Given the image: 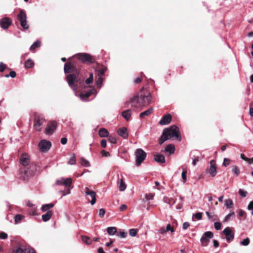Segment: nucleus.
I'll use <instances>...</instances> for the list:
<instances>
[{"label": "nucleus", "instance_id": "obj_36", "mask_svg": "<svg viewBox=\"0 0 253 253\" xmlns=\"http://www.w3.org/2000/svg\"><path fill=\"white\" fill-rule=\"evenodd\" d=\"M168 139H169V137L166 135L165 132L163 131L162 136L159 140V143L160 145H162L165 141Z\"/></svg>", "mask_w": 253, "mask_h": 253}, {"label": "nucleus", "instance_id": "obj_30", "mask_svg": "<svg viewBox=\"0 0 253 253\" xmlns=\"http://www.w3.org/2000/svg\"><path fill=\"white\" fill-rule=\"evenodd\" d=\"M107 70V67H101L98 68L96 70V74L98 77H100L104 74L105 72Z\"/></svg>", "mask_w": 253, "mask_h": 253}, {"label": "nucleus", "instance_id": "obj_41", "mask_svg": "<svg viewBox=\"0 0 253 253\" xmlns=\"http://www.w3.org/2000/svg\"><path fill=\"white\" fill-rule=\"evenodd\" d=\"M117 236L121 238H125L127 236V232L122 230L118 232H117Z\"/></svg>", "mask_w": 253, "mask_h": 253}, {"label": "nucleus", "instance_id": "obj_27", "mask_svg": "<svg viewBox=\"0 0 253 253\" xmlns=\"http://www.w3.org/2000/svg\"><path fill=\"white\" fill-rule=\"evenodd\" d=\"M118 184L120 191H123L126 189V185L125 183L123 178H121Z\"/></svg>", "mask_w": 253, "mask_h": 253}, {"label": "nucleus", "instance_id": "obj_58", "mask_svg": "<svg viewBox=\"0 0 253 253\" xmlns=\"http://www.w3.org/2000/svg\"><path fill=\"white\" fill-rule=\"evenodd\" d=\"M202 212H198L197 213H196L194 216L195 217V218L198 219V220H200L202 219Z\"/></svg>", "mask_w": 253, "mask_h": 253}, {"label": "nucleus", "instance_id": "obj_63", "mask_svg": "<svg viewBox=\"0 0 253 253\" xmlns=\"http://www.w3.org/2000/svg\"><path fill=\"white\" fill-rule=\"evenodd\" d=\"M101 146L103 148H105L107 146V142L105 139H102L100 142Z\"/></svg>", "mask_w": 253, "mask_h": 253}, {"label": "nucleus", "instance_id": "obj_37", "mask_svg": "<svg viewBox=\"0 0 253 253\" xmlns=\"http://www.w3.org/2000/svg\"><path fill=\"white\" fill-rule=\"evenodd\" d=\"M34 65V62L31 59H29L27 60L25 62V67L26 68H31Z\"/></svg>", "mask_w": 253, "mask_h": 253}, {"label": "nucleus", "instance_id": "obj_51", "mask_svg": "<svg viewBox=\"0 0 253 253\" xmlns=\"http://www.w3.org/2000/svg\"><path fill=\"white\" fill-rule=\"evenodd\" d=\"M129 234L130 236L132 237H134L137 234V230L135 229H131L129 231Z\"/></svg>", "mask_w": 253, "mask_h": 253}, {"label": "nucleus", "instance_id": "obj_46", "mask_svg": "<svg viewBox=\"0 0 253 253\" xmlns=\"http://www.w3.org/2000/svg\"><path fill=\"white\" fill-rule=\"evenodd\" d=\"M234 212L230 211V213L226 215L223 219V222H226L229 220L231 216L234 215Z\"/></svg>", "mask_w": 253, "mask_h": 253}, {"label": "nucleus", "instance_id": "obj_7", "mask_svg": "<svg viewBox=\"0 0 253 253\" xmlns=\"http://www.w3.org/2000/svg\"><path fill=\"white\" fill-rule=\"evenodd\" d=\"M57 127V122L51 121L48 122L44 129V133L47 135H51L53 133Z\"/></svg>", "mask_w": 253, "mask_h": 253}, {"label": "nucleus", "instance_id": "obj_20", "mask_svg": "<svg viewBox=\"0 0 253 253\" xmlns=\"http://www.w3.org/2000/svg\"><path fill=\"white\" fill-rule=\"evenodd\" d=\"M118 134L124 139H126L128 137V134L126 127H122L118 129L117 131Z\"/></svg>", "mask_w": 253, "mask_h": 253}, {"label": "nucleus", "instance_id": "obj_18", "mask_svg": "<svg viewBox=\"0 0 253 253\" xmlns=\"http://www.w3.org/2000/svg\"><path fill=\"white\" fill-rule=\"evenodd\" d=\"M97 93V92L96 89L94 88H91L85 93L81 94L80 97L82 100H85L87 99L91 95L93 94H96Z\"/></svg>", "mask_w": 253, "mask_h": 253}, {"label": "nucleus", "instance_id": "obj_61", "mask_svg": "<svg viewBox=\"0 0 253 253\" xmlns=\"http://www.w3.org/2000/svg\"><path fill=\"white\" fill-rule=\"evenodd\" d=\"M105 213V210L104 209H100L99 211V215L101 217L104 216Z\"/></svg>", "mask_w": 253, "mask_h": 253}, {"label": "nucleus", "instance_id": "obj_39", "mask_svg": "<svg viewBox=\"0 0 253 253\" xmlns=\"http://www.w3.org/2000/svg\"><path fill=\"white\" fill-rule=\"evenodd\" d=\"M82 240L86 245H90L92 242L91 239L86 236H82Z\"/></svg>", "mask_w": 253, "mask_h": 253}, {"label": "nucleus", "instance_id": "obj_42", "mask_svg": "<svg viewBox=\"0 0 253 253\" xmlns=\"http://www.w3.org/2000/svg\"><path fill=\"white\" fill-rule=\"evenodd\" d=\"M103 82V78L102 77H98V79L96 80V85L98 88H101V87L102 86Z\"/></svg>", "mask_w": 253, "mask_h": 253}, {"label": "nucleus", "instance_id": "obj_15", "mask_svg": "<svg viewBox=\"0 0 253 253\" xmlns=\"http://www.w3.org/2000/svg\"><path fill=\"white\" fill-rule=\"evenodd\" d=\"M77 57L83 62H91V57L87 53H79L77 54Z\"/></svg>", "mask_w": 253, "mask_h": 253}, {"label": "nucleus", "instance_id": "obj_25", "mask_svg": "<svg viewBox=\"0 0 253 253\" xmlns=\"http://www.w3.org/2000/svg\"><path fill=\"white\" fill-rule=\"evenodd\" d=\"M98 134L101 137H106L109 136V131L104 128H100L98 131Z\"/></svg>", "mask_w": 253, "mask_h": 253}, {"label": "nucleus", "instance_id": "obj_56", "mask_svg": "<svg viewBox=\"0 0 253 253\" xmlns=\"http://www.w3.org/2000/svg\"><path fill=\"white\" fill-rule=\"evenodd\" d=\"M8 235L7 234L3 232H1L0 233V239H6L7 238Z\"/></svg>", "mask_w": 253, "mask_h": 253}, {"label": "nucleus", "instance_id": "obj_2", "mask_svg": "<svg viewBox=\"0 0 253 253\" xmlns=\"http://www.w3.org/2000/svg\"><path fill=\"white\" fill-rule=\"evenodd\" d=\"M163 132H165V134L169 137V139L174 137L179 141H180L181 139V137L179 134V128L176 126L173 125L165 128L163 130Z\"/></svg>", "mask_w": 253, "mask_h": 253}, {"label": "nucleus", "instance_id": "obj_9", "mask_svg": "<svg viewBox=\"0 0 253 253\" xmlns=\"http://www.w3.org/2000/svg\"><path fill=\"white\" fill-rule=\"evenodd\" d=\"M39 146L42 152H46L51 147V143L49 141L42 139L40 142Z\"/></svg>", "mask_w": 253, "mask_h": 253}, {"label": "nucleus", "instance_id": "obj_48", "mask_svg": "<svg viewBox=\"0 0 253 253\" xmlns=\"http://www.w3.org/2000/svg\"><path fill=\"white\" fill-rule=\"evenodd\" d=\"M239 194L241 197H245L247 195V192L243 189H240L239 190Z\"/></svg>", "mask_w": 253, "mask_h": 253}, {"label": "nucleus", "instance_id": "obj_21", "mask_svg": "<svg viewBox=\"0 0 253 253\" xmlns=\"http://www.w3.org/2000/svg\"><path fill=\"white\" fill-rule=\"evenodd\" d=\"M140 101V98L138 96H134L130 99V103L131 106L136 108L140 106V102L139 103Z\"/></svg>", "mask_w": 253, "mask_h": 253}, {"label": "nucleus", "instance_id": "obj_13", "mask_svg": "<svg viewBox=\"0 0 253 253\" xmlns=\"http://www.w3.org/2000/svg\"><path fill=\"white\" fill-rule=\"evenodd\" d=\"M210 167L209 169V173L210 176L214 177L217 174V166L216 162L214 160H212L210 161Z\"/></svg>", "mask_w": 253, "mask_h": 253}, {"label": "nucleus", "instance_id": "obj_35", "mask_svg": "<svg viewBox=\"0 0 253 253\" xmlns=\"http://www.w3.org/2000/svg\"><path fill=\"white\" fill-rule=\"evenodd\" d=\"M80 163L82 166L84 167H89L90 166L89 161L84 158H81Z\"/></svg>", "mask_w": 253, "mask_h": 253}, {"label": "nucleus", "instance_id": "obj_52", "mask_svg": "<svg viewBox=\"0 0 253 253\" xmlns=\"http://www.w3.org/2000/svg\"><path fill=\"white\" fill-rule=\"evenodd\" d=\"M154 197V194L152 193H149L145 195V198L147 200L149 201L152 200Z\"/></svg>", "mask_w": 253, "mask_h": 253}, {"label": "nucleus", "instance_id": "obj_11", "mask_svg": "<svg viewBox=\"0 0 253 253\" xmlns=\"http://www.w3.org/2000/svg\"><path fill=\"white\" fill-rule=\"evenodd\" d=\"M223 233L225 236L226 240L228 243H230L233 240L234 238V232L230 227H227L225 228L223 231Z\"/></svg>", "mask_w": 253, "mask_h": 253}, {"label": "nucleus", "instance_id": "obj_53", "mask_svg": "<svg viewBox=\"0 0 253 253\" xmlns=\"http://www.w3.org/2000/svg\"><path fill=\"white\" fill-rule=\"evenodd\" d=\"M230 165V160L227 158H224L223 162V166L224 167H227Z\"/></svg>", "mask_w": 253, "mask_h": 253}, {"label": "nucleus", "instance_id": "obj_19", "mask_svg": "<svg viewBox=\"0 0 253 253\" xmlns=\"http://www.w3.org/2000/svg\"><path fill=\"white\" fill-rule=\"evenodd\" d=\"M20 164L24 166H27L30 163V159L29 156L26 154H23L20 158Z\"/></svg>", "mask_w": 253, "mask_h": 253}, {"label": "nucleus", "instance_id": "obj_1", "mask_svg": "<svg viewBox=\"0 0 253 253\" xmlns=\"http://www.w3.org/2000/svg\"><path fill=\"white\" fill-rule=\"evenodd\" d=\"M80 74H69L66 76L69 86L75 92L78 89V83L80 82Z\"/></svg>", "mask_w": 253, "mask_h": 253}, {"label": "nucleus", "instance_id": "obj_6", "mask_svg": "<svg viewBox=\"0 0 253 253\" xmlns=\"http://www.w3.org/2000/svg\"><path fill=\"white\" fill-rule=\"evenodd\" d=\"M64 71L65 74H80L79 70L71 62L64 64Z\"/></svg>", "mask_w": 253, "mask_h": 253}, {"label": "nucleus", "instance_id": "obj_59", "mask_svg": "<svg viewBox=\"0 0 253 253\" xmlns=\"http://www.w3.org/2000/svg\"><path fill=\"white\" fill-rule=\"evenodd\" d=\"M64 178L63 177H61L60 178V179L57 180L56 181V184L57 185H63V181H64Z\"/></svg>", "mask_w": 253, "mask_h": 253}, {"label": "nucleus", "instance_id": "obj_31", "mask_svg": "<svg viewBox=\"0 0 253 253\" xmlns=\"http://www.w3.org/2000/svg\"><path fill=\"white\" fill-rule=\"evenodd\" d=\"M130 110H126L122 112L123 117L127 121L129 120L131 117V113Z\"/></svg>", "mask_w": 253, "mask_h": 253}, {"label": "nucleus", "instance_id": "obj_32", "mask_svg": "<svg viewBox=\"0 0 253 253\" xmlns=\"http://www.w3.org/2000/svg\"><path fill=\"white\" fill-rule=\"evenodd\" d=\"M72 180L71 178H64L63 181V185L67 188H70L71 186Z\"/></svg>", "mask_w": 253, "mask_h": 253}, {"label": "nucleus", "instance_id": "obj_22", "mask_svg": "<svg viewBox=\"0 0 253 253\" xmlns=\"http://www.w3.org/2000/svg\"><path fill=\"white\" fill-rule=\"evenodd\" d=\"M37 171V166L35 164H32L30 166L29 169L25 171L26 174L32 175Z\"/></svg>", "mask_w": 253, "mask_h": 253}, {"label": "nucleus", "instance_id": "obj_40", "mask_svg": "<svg viewBox=\"0 0 253 253\" xmlns=\"http://www.w3.org/2000/svg\"><path fill=\"white\" fill-rule=\"evenodd\" d=\"M41 46V42L39 41H37L34 42L32 45L30 46V50L32 51L34 50L37 47H39Z\"/></svg>", "mask_w": 253, "mask_h": 253}, {"label": "nucleus", "instance_id": "obj_47", "mask_svg": "<svg viewBox=\"0 0 253 253\" xmlns=\"http://www.w3.org/2000/svg\"><path fill=\"white\" fill-rule=\"evenodd\" d=\"M93 74H90L89 77L85 80V82L86 84H90L93 82Z\"/></svg>", "mask_w": 253, "mask_h": 253}, {"label": "nucleus", "instance_id": "obj_57", "mask_svg": "<svg viewBox=\"0 0 253 253\" xmlns=\"http://www.w3.org/2000/svg\"><path fill=\"white\" fill-rule=\"evenodd\" d=\"M214 228L216 230H219L221 229V223L219 222H215L214 224Z\"/></svg>", "mask_w": 253, "mask_h": 253}, {"label": "nucleus", "instance_id": "obj_45", "mask_svg": "<svg viewBox=\"0 0 253 253\" xmlns=\"http://www.w3.org/2000/svg\"><path fill=\"white\" fill-rule=\"evenodd\" d=\"M68 163L71 165H74L76 163V156L74 154H72Z\"/></svg>", "mask_w": 253, "mask_h": 253}, {"label": "nucleus", "instance_id": "obj_26", "mask_svg": "<svg viewBox=\"0 0 253 253\" xmlns=\"http://www.w3.org/2000/svg\"><path fill=\"white\" fill-rule=\"evenodd\" d=\"M165 151L169 154H173L175 151V147L172 144H169L166 147Z\"/></svg>", "mask_w": 253, "mask_h": 253}, {"label": "nucleus", "instance_id": "obj_34", "mask_svg": "<svg viewBox=\"0 0 253 253\" xmlns=\"http://www.w3.org/2000/svg\"><path fill=\"white\" fill-rule=\"evenodd\" d=\"M225 206L227 209H231L233 206V202L231 199H226L225 200Z\"/></svg>", "mask_w": 253, "mask_h": 253}, {"label": "nucleus", "instance_id": "obj_33", "mask_svg": "<svg viewBox=\"0 0 253 253\" xmlns=\"http://www.w3.org/2000/svg\"><path fill=\"white\" fill-rule=\"evenodd\" d=\"M106 230L108 234L111 236L114 235L117 233V229L115 227H109Z\"/></svg>", "mask_w": 253, "mask_h": 253}, {"label": "nucleus", "instance_id": "obj_5", "mask_svg": "<svg viewBox=\"0 0 253 253\" xmlns=\"http://www.w3.org/2000/svg\"><path fill=\"white\" fill-rule=\"evenodd\" d=\"M136 165L137 166L143 162L146 157V153L140 148L137 149L135 152Z\"/></svg>", "mask_w": 253, "mask_h": 253}, {"label": "nucleus", "instance_id": "obj_4", "mask_svg": "<svg viewBox=\"0 0 253 253\" xmlns=\"http://www.w3.org/2000/svg\"><path fill=\"white\" fill-rule=\"evenodd\" d=\"M18 20L19 21L21 26L25 30L29 28V26L27 21V16L25 12L23 10H20L17 16Z\"/></svg>", "mask_w": 253, "mask_h": 253}, {"label": "nucleus", "instance_id": "obj_29", "mask_svg": "<svg viewBox=\"0 0 253 253\" xmlns=\"http://www.w3.org/2000/svg\"><path fill=\"white\" fill-rule=\"evenodd\" d=\"M54 204L53 203L47 204L43 205L41 208V210L42 211H49V210L53 208Z\"/></svg>", "mask_w": 253, "mask_h": 253}, {"label": "nucleus", "instance_id": "obj_50", "mask_svg": "<svg viewBox=\"0 0 253 253\" xmlns=\"http://www.w3.org/2000/svg\"><path fill=\"white\" fill-rule=\"evenodd\" d=\"M16 73L13 71H11L10 72L9 74H6L4 76L6 78H8L9 77H11L12 78H14L16 77Z\"/></svg>", "mask_w": 253, "mask_h": 253}, {"label": "nucleus", "instance_id": "obj_62", "mask_svg": "<svg viewBox=\"0 0 253 253\" xmlns=\"http://www.w3.org/2000/svg\"><path fill=\"white\" fill-rule=\"evenodd\" d=\"M190 226V224L188 222H185L183 223L182 228L184 230L187 229Z\"/></svg>", "mask_w": 253, "mask_h": 253}, {"label": "nucleus", "instance_id": "obj_10", "mask_svg": "<svg viewBox=\"0 0 253 253\" xmlns=\"http://www.w3.org/2000/svg\"><path fill=\"white\" fill-rule=\"evenodd\" d=\"M14 253H36L34 249L24 246H19L16 247Z\"/></svg>", "mask_w": 253, "mask_h": 253}, {"label": "nucleus", "instance_id": "obj_16", "mask_svg": "<svg viewBox=\"0 0 253 253\" xmlns=\"http://www.w3.org/2000/svg\"><path fill=\"white\" fill-rule=\"evenodd\" d=\"M172 117L169 114H165L159 122L160 125H167L170 123Z\"/></svg>", "mask_w": 253, "mask_h": 253}, {"label": "nucleus", "instance_id": "obj_24", "mask_svg": "<svg viewBox=\"0 0 253 253\" xmlns=\"http://www.w3.org/2000/svg\"><path fill=\"white\" fill-rule=\"evenodd\" d=\"M53 214V212L51 211H48L47 212L43 215H42V220L44 222H46L48 221L50 218L51 217Z\"/></svg>", "mask_w": 253, "mask_h": 253}, {"label": "nucleus", "instance_id": "obj_43", "mask_svg": "<svg viewBox=\"0 0 253 253\" xmlns=\"http://www.w3.org/2000/svg\"><path fill=\"white\" fill-rule=\"evenodd\" d=\"M232 172L235 173L236 176H238L240 173V170L238 169V167L236 166H233L232 167Z\"/></svg>", "mask_w": 253, "mask_h": 253}, {"label": "nucleus", "instance_id": "obj_49", "mask_svg": "<svg viewBox=\"0 0 253 253\" xmlns=\"http://www.w3.org/2000/svg\"><path fill=\"white\" fill-rule=\"evenodd\" d=\"M240 243L243 246H247L250 244V239L249 238H247L241 241Z\"/></svg>", "mask_w": 253, "mask_h": 253}, {"label": "nucleus", "instance_id": "obj_54", "mask_svg": "<svg viewBox=\"0 0 253 253\" xmlns=\"http://www.w3.org/2000/svg\"><path fill=\"white\" fill-rule=\"evenodd\" d=\"M108 140L110 143L113 144H116L117 143V139L114 136L109 137Z\"/></svg>", "mask_w": 253, "mask_h": 253}, {"label": "nucleus", "instance_id": "obj_44", "mask_svg": "<svg viewBox=\"0 0 253 253\" xmlns=\"http://www.w3.org/2000/svg\"><path fill=\"white\" fill-rule=\"evenodd\" d=\"M24 218V216L21 214H16L14 217V221L16 223H18Z\"/></svg>", "mask_w": 253, "mask_h": 253}, {"label": "nucleus", "instance_id": "obj_12", "mask_svg": "<svg viewBox=\"0 0 253 253\" xmlns=\"http://www.w3.org/2000/svg\"><path fill=\"white\" fill-rule=\"evenodd\" d=\"M140 106H146L152 103V96L149 94L147 95L141 94L140 97Z\"/></svg>", "mask_w": 253, "mask_h": 253}, {"label": "nucleus", "instance_id": "obj_60", "mask_svg": "<svg viewBox=\"0 0 253 253\" xmlns=\"http://www.w3.org/2000/svg\"><path fill=\"white\" fill-rule=\"evenodd\" d=\"M6 68V65L2 62L0 63V72H2L4 71Z\"/></svg>", "mask_w": 253, "mask_h": 253}, {"label": "nucleus", "instance_id": "obj_8", "mask_svg": "<svg viewBox=\"0 0 253 253\" xmlns=\"http://www.w3.org/2000/svg\"><path fill=\"white\" fill-rule=\"evenodd\" d=\"M213 237V234L211 231L205 232L200 239L201 245L204 247L207 246L210 239L212 238Z\"/></svg>", "mask_w": 253, "mask_h": 253}, {"label": "nucleus", "instance_id": "obj_64", "mask_svg": "<svg viewBox=\"0 0 253 253\" xmlns=\"http://www.w3.org/2000/svg\"><path fill=\"white\" fill-rule=\"evenodd\" d=\"M67 142V139L66 137H62L61 139V143L63 145H65Z\"/></svg>", "mask_w": 253, "mask_h": 253}, {"label": "nucleus", "instance_id": "obj_28", "mask_svg": "<svg viewBox=\"0 0 253 253\" xmlns=\"http://www.w3.org/2000/svg\"><path fill=\"white\" fill-rule=\"evenodd\" d=\"M153 111H154V108L153 107H151L149 109H147V110L139 114V117L140 118H143L144 116H149L152 113Z\"/></svg>", "mask_w": 253, "mask_h": 253}, {"label": "nucleus", "instance_id": "obj_23", "mask_svg": "<svg viewBox=\"0 0 253 253\" xmlns=\"http://www.w3.org/2000/svg\"><path fill=\"white\" fill-rule=\"evenodd\" d=\"M154 160L159 163H164L165 158L164 155L161 154H156L154 155Z\"/></svg>", "mask_w": 253, "mask_h": 253}, {"label": "nucleus", "instance_id": "obj_3", "mask_svg": "<svg viewBox=\"0 0 253 253\" xmlns=\"http://www.w3.org/2000/svg\"><path fill=\"white\" fill-rule=\"evenodd\" d=\"M45 120L41 115H36L34 120L33 127L37 131H42V126L45 124Z\"/></svg>", "mask_w": 253, "mask_h": 253}, {"label": "nucleus", "instance_id": "obj_55", "mask_svg": "<svg viewBox=\"0 0 253 253\" xmlns=\"http://www.w3.org/2000/svg\"><path fill=\"white\" fill-rule=\"evenodd\" d=\"M165 231L167 232L170 231L171 232H173L174 231L173 228L171 226L170 224H168L167 225Z\"/></svg>", "mask_w": 253, "mask_h": 253}, {"label": "nucleus", "instance_id": "obj_38", "mask_svg": "<svg viewBox=\"0 0 253 253\" xmlns=\"http://www.w3.org/2000/svg\"><path fill=\"white\" fill-rule=\"evenodd\" d=\"M163 200L165 203L169 205H173L175 203V200L173 198H169L167 197H164Z\"/></svg>", "mask_w": 253, "mask_h": 253}, {"label": "nucleus", "instance_id": "obj_14", "mask_svg": "<svg viewBox=\"0 0 253 253\" xmlns=\"http://www.w3.org/2000/svg\"><path fill=\"white\" fill-rule=\"evenodd\" d=\"M12 20L8 17H4L0 20V25L4 30L7 29L11 24Z\"/></svg>", "mask_w": 253, "mask_h": 253}, {"label": "nucleus", "instance_id": "obj_17", "mask_svg": "<svg viewBox=\"0 0 253 253\" xmlns=\"http://www.w3.org/2000/svg\"><path fill=\"white\" fill-rule=\"evenodd\" d=\"M85 194L90 196L91 199L90 204L93 205L96 203V193L93 191H90L88 187L86 188Z\"/></svg>", "mask_w": 253, "mask_h": 253}]
</instances>
